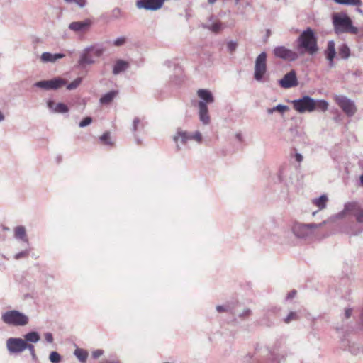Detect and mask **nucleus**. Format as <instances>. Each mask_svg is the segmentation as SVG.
<instances>
[{
    "mask_svg": "<svg viewBox=\"0 0 363 363\" xmlns=\"http://www.w3.org/2000/svg\"><path fill=\"white\" fill-rule=\"evenodd\" d=\"M296 42L297 49L300 54H304L307 52L308 54L313 55L318 50L317 38L311 28L303 30L297 38Z\"/></svg>",
    "mask_w": 363,
    "mask_h": 363,
    "instance_id": "obj_1",
    "label": "nucleus"
},
{
    "mask_svg": "<svg viewBox=\"0 0 363 363\" xmlns=\"http://www.w3.org/2000/svg\"><path fill=\"white\" fill-rule=\"evenodd\" d=\"M197 95L201 99V101H199V120L203 124L208 125L210 123V117L207 104L213 103L214 97L212 93L207 89H199Z\"/></svg>",
    "mask_w": 363,
    "mask_h": 363,
    "instance_id": "obj_2",
    "label": "nucleus"
},
{
    "mask_svg": "<svg viewBox=\"0 0 363 363\" xmlns=\"http://www.w3.org/2000/svg\"><path fill=\"white\" fill-rule=\"evenodd\" d=\"M333 23L336 33H348L357 34L359 30L352 25V21L345 13H335L333 16Z\"/></svg>",
    "mask_w": 363,
    "mask_h": 363,
    "instance_id": "obj_3",
    "label": "nucleus"
},
{
    "mask_svg": "<svg viewBox=\"0 0 363 363\" xmlns=\"http://www.w3.org/2000/svg\"><path fill=\"white\" fill-rule=\"evenodd\" d=\"M1 320L8 325L18 327L28 323V317L17 310L7 311L2 313Z\"/></svg>",
    "mask_w": 363,
    "mask_h": 363,
    "instance_id": "obj_4",
    "label": "nucleus"
},
{
    "mask_svg": "<svg viewBox=\"0 0 363 363\" xmlns=\"http://www.w3.org/2000/svg\"><path fill=\"white\" fill-rule=\"evenodd\" d=\"M326 223V220L319 224L295 223L292 226V232L298 238H306L313 234L314 230L323 226Z\"/></svg>",
    "mask_w": 363,
    "mask_h": 363,
    "instance_id": "obj_5",
    "label": "nucleus"
},
{
    "mask_svg": "<svg viewBox=\"0 0 363 363\" xmlns=\"http://www.w3.org/2000/svg\"><path fill=\"white\" fill-rule=\"evenodd\" d=\"M267 72V53L262 52L255 59L254 79L258 82H263Z\"/></svg>",
    "mask_w": 363,
    "mask_h": 363,
    "instance_id": "obj_6",
    "label": "nucleus"
},
{
    "mask_svg": "<svg viewBox=\"0 0 363 363\" xmlns=\"http://www.w3.org/2000/svg\"><path fill=\"white\" fill-rule=\"evenodd\" d=\"M293 108L298 113L313 112L315 111V99L309 96L292 101Z\"/></svg>",
    "mask_w": 363,
    "mask_h": 363,
    "instance_id": "obj_7",
    "label": "nucleus"
},
{
    "mask_svg": "<svg viewBox=\"0 0 363 363\" xmlns=\"http://www.w3.org/2000/svg\"><path fill=\"white\" fill-rule=\"evenodd\" d=\"M173 139L174 142L177 143V150H179L180 147L179 145V142H180V143L182 144H186L190 140H195L198 143H201L202 140V136L199 131H196L194 133L191 134L188 133L187 131H184L179 128Z\"/></svg>",
    "mask_w": 363,
    "mask_h": 363,
    "instance_id": "obj_8",
    "label": "nucleus"
},
{
    "mask_svg": "<svg viewBox=\"0 0 363 363\" xmlns=\"http://www.w3.org/2000/svg\"><path fill=\"white\" fill-rule=\"evenodd\" d=\"M273 54L277 58L289 62H294L299 57L297 52L283 45L275 47L273 50Z\"/></svg>",
    "mask_w": 363,
    "mask_h": 363,
    "instance_id": "obj_9",
    "label": "nucleus"
},
{
    "mask_svg": "<svg viewBox=\"0 0 363 363\" xmlns=\"http://www.w3.org/2000/svg\"><path fill=\"white\" fill-rule=\"evenodd\" d=\"M26 341L20 337H10L7 339L6 345L10 354H20L25 350Z\"/></svg>",
    "mask_w": 363,
    "mask_h": 363,
    "instance_id": "obj_10",
    "label": "nucleus"
},
{
    "mask_svg": "<svg viewBox=\"0 0 363 363\" xmlns=\"http://www.w3.org/2000/svg\"><path fill=\"white\" fill-rule=\"evenodd\" d=\"M335 100L338 106L342 109L347 116H352L355 114L357 108L354 103L344 96H337Z\"/></svg>",
    "mask_w": 363,
    "mask_h": 363,
    "instance_id": "obj_11",
    "label": "nucleus"
},
{
    "mask_svg": "<svg viewBox=\"0 0 363 363\" xmlns=\"http://www.w3.org/2000/svg\"><path fill=\"white\" fill-rule=\"evenodd\" d=\"M65 80L61 78H54L50 80H42L37 82L33 86L45 90H55L65 85Z\"/></svg>",
    "mask_w": 363,
    "mask_h": 363,
    "instance_id": "obj_12",
    "label": "nucleus"
},
{
    "mask_svg": "<svg viewBox=\"0 0 363 363\" xmlns=\"http://www.w3.org/2000/svg\"><path fill=\"white\" fill-rule=\"evenodd\" d=\"M279 84L284 89H290L298 86V82L296 72L294 69H291L286 73L282 79L279 81Z\"/></svg>",
    "mask_w": 363,
    "mask_h": 363,
    "instance_id": "obj_13",
    "label": "nucleus"
},
{
    "mask_svg": "<svg viewBox=\"0 0 363 363\" xmlns=\"http://www.w3.org/2000/svg\"><path fill=\"white\" fill-rule=\"evenodd\" d=\"M164 2V0H138L136 2V6L139 9L157 11L162 7Z\"/></svg>",
    "mask_w": 363,
    "mask_h": 363,
    "instance_id": "obj_14",
    "label": "nucleus"
},
{
    "mask_svg": "<svg viewBox=\"0 0 363 363\" xmlns=\"http://www.w3.org/2000/svg\"><path fill=\"white\" fill-rule=\"evenodd\" d=\"M91 26V21L86 19L82 21H74L69 24V29L77 34H84L86 33Z\"/></svg>",
    "mask_w": 363,
    "mask_h": 363,
    "instance_id": "obj_15",
    "label": "nucleus"
},
{
    "mask_svg": "<svg viewBox=\"0 0 363 363\" xmlns=\"http://www.w3.org/2000/svg\"><path fill=\"white\" fill-rule=\"evenodd\" d=\"M343 346L353 355H358L363 353V346L358 342L350 340H342Z\"/></svg>",
    "mask_w": 363,
    "mask_h": 363,
    "instance_id": "obj_16",
    "label": "nucleus"
},
{
    "mask_svg": "<svg viewBox=\"0 0 363 363\" xmlns=\"http://www.w3.org/2000/svg\"><path fill=\"white\" fill-rule=\"evenodd\" d=\"M326 59L329 61L330 67H334V58L336 55L335 44L333 40L328 43L327 49L325 51Z\"/></svg>",
    "mask_w": 363,
    "mask_h": 363,
    "instance_id": "obj_17",
    "label": "nucleus"
},
{
    "mask_svg": "<svg viewBox=\"0 0 363 363\" xmlns=\"http://www.w3.org/2000/svg\"><path fill=\"white\" fill-rule=\"evenodd\" d=\"M95 62V60L92 57L91 52L86 51V48H84L79 56L78 61L79 67H84L87 65H92Z\"/></svg>",
    "mask_w": 363,
    "mask_h": 363,
    "instance_id": "obj_18",
    "label": "nucleus"
},
{
    "mask_svg": "<svg viewBox=\"0 0 363 363\" xmlns=\"http://www.w3.org/2000/svg\"><path fill=\"white\" fill-rule=\"evenodd\" d=\"M65 55L62 53H55L45 52L40 56V60L43 62H55L57 60L63 58Z\"/></svg>",
    "mask_w": 363,
    "mask_h": 363,
    "instance_id": "obj_19",
    "label": "nucleus"
},
{
    "mask_svg": "<svg viewBox=\"0 0 363 363\" xmlns=\"http://www.w3.org/2000/svg\"><path fill=\"white\" fill-rule=\"evenodd\" d=\"M118 94V91L112 90L104 94L99 99V103L102 105H108Z\"/></svg>",
    "mask_w": 363,
    "mask_h": 363,
    "instance_id": "obj_20",
    "label": "nucleus"
},
{
    "mask_svg": "<svg viewBox=\"0 0 363 363\" xmlns=\"http://www.w3.org/2000/svg\"><path fill=\"white\" fill-rule=\"evenodd\" d=\"M128 67V63L123 60L116 61L113 67V74L117 75L121 72L125 71Z\"/></svg>",
    "mask_w": 363,
    "mask_h": 363,
    "instance_id": "obj_21",
    "label": "nucleus"
},
{
    "mask_svg": "<svg viewBox=\"0 0 363 363\" xmlns=\"http://www.w3.org/2000/svg\"><path fill=\"white\" fill-rule=\"evenodd\" d=\"M40 339V335L35 331L29 332L24 335V340L27 343H36Z\"/></svg>",
    "mask_w": 363,
    "mask_h": 363,
    "instance_id": "obj_22",
    "label": "nucleus"
},
{
    "mask_svg": "<svg viewBox=\"0 0 363 363\" xmlns=\"http://www.w3.org/2000/svg\"><path fill=\"white\" fill-rule=\"evenodd\" d=\"M360 207L357 202H348L345 204L344 209L347 213H352L354 216L359 210Z\"/></svg>",
    "mask_w": 363,
    "mask_h": 363,
    "instance_id": "obj_23",
    "label": "nucleus"
},
{
    "mask_svg": "<svg viewBox=\"0 0 363 363\" xmlns=\"http://www.w3.org/2000/svg\"><path fill=\"white\" fill-rule=\"evenodd\" d=\"M14 236L17 239H21L23 241L27 242L26 228L23 226H17L14 229Z\"/></svg>",
    "mask_w": 363,
    "mask_h": 363,
    "instance_id": "obj_24",
    "label": "nucleus"
},
{
    "mask_svg": "<svg viewBox=\"0 0 363 363\" xmlns=\"http://www.w3.org/2000/svg\"><path fill=\"white\" fill-rule=\"evenodd\" d=\"M203 28L211 30L213 33H219L223 28V23L220 21L213 23L211 24H203Z\"/></svg>",
    "mask_w": 363,
    "mask_h": 363,
    "instance_id": "obj_25",
    "label": "nucleus"
},
{
    "mask_svg": "<svg viewBox=\"0 0 363 363\" xmlns=\"http://www.w3.org/2000/svg\"><path fill=\"white\" fill-rule=\"evenodd\" d=\"M328 198L326 195H321L318 198L313 199V203L319 208L320 210L324 209L326 207V203Z\"/></svg>",
    "mask_w": 363,
    "mask_h": 363,
    "instance_id": "obj_26",
    "label": "nucleus"
},
{
    "mask_svg": "<svg viewBox=\"0 0 363 363\" xmlns=\"http://www.w3.org/2000/svg\"><path fill=\"white\" fill-rule=\"evenodd\" d=\"M289 109V106L283 104H278L272 108H269L267 109V112L268 114H272L274 112H279L281 114H284L286 111Z\"/></svg>",
    "mask_w": 363,
    "mask_h": 363,
    "instance_id": "obj_27",
    "label": "nucleus"
},
{
    "mask_svg": "<svg viewBox=\"0 0 363 363\" xmlns=\"http://www.w3.org/2000/svg\"><path fill=\"white\" fill-rule=\"evenodd\" d=\"M74 354L82 363L86 362L88 357V352L86 350L81 348H77L74 352Z\"/></svg>",
    "mask_w": 363,
    "mask_h": 363,
    "instance_id": "obj_28",
    "label": "nucleus"
},
{
    "mask_svg": "<svg viewBox=\"0 0 363 363\" xmlns=\"http://www.w3.org/2000/svg\"><path fill=\"white\" fill-rule=\"evenodd\" d=\"M339 55L342 59H347L350 55V50L346 44L341 45L338 48Z\"/></svg>",
    "mask_w": 363,
    "mask_h": 363,
    "instance_id": "obj_29",
    "label": "nucleus"
},
{
    "mask_svg": "<svg viewBox=\"0 0 363 363\" xmlns=\"http://www.w3.org/2000/svg\"><path fill=\"white\" fill-rule=\"evenodd\" d=\"M328 103L327 101L324 99L320 100H315V110L317 109L318 111L325 112L328 108Z\"/></svg>",
    "mask_w": 363,
    "mask_h": 363,
    "instance_id": "obj_30",
    "label": "nucleus"
},
{
    "mask_svg": "<svg viewBox=\"0 0 363 363\" xmlns=\"http://www.w3.org/2000/svg\"><path fill=\"white\" fill-rule=\"evenodd\" d=\"M86 51L93 52L96 57H100L104 52V48L98 45H91L86 47Z\"/></svg>",
    "mask_w": 363,
    "mask_h": 363,
    "instance_id": "obj_31",
    "label": "nucleus"
},
{
    "mask_svg": "<svg viewBox=\"0 0 363 363\" xmlns=\"http://www.w3.org/2000/svg\"><path fill=\"white\" fill-rule=\"evenodd\" d=\"M111 18L117 20L125 17L124 13L119 8H114L111 12Z\"/></svg>",
    "mask_w": 363,
    "mask_h": 363,
    "instance_id": "obj_32",
    "label": "nucleus"
},
{
    "mask_svg": "<svg viewBox=\"0 0 363 363\" xmlns=\"http://www.w3.org/2000/svg\"><path fill=\"white\" fill-rule=\"evenodd\" d=\"M336 3L342 5L360 6L361 0H334Z\"/></svg>",
    "mask_w": 363,
    "mask_h": 363,
    "instance_id": "obj_33",
    "label": "nucleus"
},
{
    "mask_svg": "<svg viewBox=\"0 0 363 363\" xmlns=\"http://www.w3.org/2000/svg\"><path fill=\"white\" fill-rule=\"evenodd\" d=\"M69 111L67 106L63 103H58L55 107V113H65Z\"/></svg>",
    "mask_w": 363,
    "mask_h": 363,
    "instance_id": "obj_34",
    "label": "nucleus"
},
{
    "mask_svg": "<svg viewBox=\"0 0 363 363\" xmlns=\"http://www.w3.org/2000/svg\"><path fill=\"white\" fill-rule=\"evenodd\" d=\"M28 350L33 360L36 361L37 360V355H36V353H35L34 345H32V344L26 342V346H25V350Z\"/></svg>",
    "mask_w": 363,
    "mask_h": 363,
    "instance_id": "obj_35",
    "label": "nucleus"
},
{
    "mask_svg": "<svg viewBox=\"0 0 363 363\" xmlns=\"http://www.w3.org/2000/svg\"><path fill=\"white\" fill-rule=\"evenodd\" d=\"M49 359L52 363H60L61 361V356L58 352L54 351L50 354Z\"/></svg>",
    "mask_w": 363,
    "mask_h": 363,
    "instance_id": "obj_36",
    "label": "nucleus"
},
{
    "mask_svg": "<svg viewBox=\"0 0 363 363\" xmlns=\"http://www.w3.org/2000/svg\"><path fill=\"white\" fill-rule=\"evenodd\" d=\"M82 79L81 77H78V78L75 79L74 81H72L71 83H69L67 86V89L69 90L75 89L76 88H77L79 86V84L82 82Z\"/></svg>",
    "mask_w": 363,
    "mask_h": 363,
    "instance_id": "obj_37",
    "label": "nucleus"
},
{
    "mask_svg": "<svg viewBox=\"0 0 363 363\" xmlns=\"http://www.w3.org/2000/svg\"><path fill=\"white\" fill-rule=\"evenodd\" d=\"M140 127V128H143L144 127V124H143L140 121V120L139 119V118L136 117L134 118L133 121V126H132V131L133 133H135L137 130H138V127Z\"/></svg>",
    "mask_w": 363,
    "mask_h": 363,
    "instance_id": "obj_38",
    "label": "nucleus"
},
{
    "mask_svg": "<svg viewBox=\"0 0 363 363\" xmlns=\"http://www.w3.org/2000/svg\"><path fill=\"white\" fill-rule=\"evenodd\" d=\"M100 140L106 145H111L112 143L111 141L110 134L106 132L100 137Z\"/></svg>",
    "mask_w": 363,
    "mask_h": 363,
    "instance_id": "obj_39",
    "label": "nucleus"
},
{
    "mask_svg": "<svg viewBox=\"0 0 363 363\" xmlns=\"http://www.w3.org/2000/svg\"><path fill=\"white\" fill-rule=\"evenodd\" d=\"M298 319V315L295 312H290L288 315L284 319V321L286 323H289L292 320H295Z\"/></svg>",
    "mask_w": 363,
    "mask_h": 363,
    "instance_id": "obj_40",
    "label": "nucleus"
},
{
    "mask_svg": "<svg viewBox=\"0 0 363 363\" xmlns=\"http://www.w3.org/2000/svg\"><path fill=\"white\" fill-rule=\"evenodd\" d=\"M238 47V43L235 41L230 40L227 43V49L229 52L233 53Z\"/></svg>",
    "mask_w": 363,
    "mask_h": 363,
    "instance_id": "obj_41",
    "label": "nucleus"
},
{
    "mask_svg": "<svg viewBox=\"0 0 363 363\" xmlns=\"http://www.w3.org/2000/svg\"><path fill=\"white\" fill-rule=\"evenodd\" d=\"M125 42L126 38L124 36H121L115 39L113 43L115 46L119 47L124 45Z\"/></svg>",
    "mask_w": 363,
    "mask_h": 363,
    "instance_id": "obj_42",
    "label": "nucleus"
},
{
    "mask_svg": "<svg viewBox=\"0 0 363 363\" xmlns=\"http://www.w3.org/2000/svg\"><path fill=\"white\" fill-rule=\"evenodd\" d=\"M270 354H271L272 360L274 362H276V363L280 362L284 359L283 355H281V356L279 355L278 354L276 353V352L274 350L270 351Z\"/></svg>",
    "mask_w": 363,
    "mask_h": 363,
    "instance_id": "obj_43",
    "label": "nucleus"
},
{
    "mask_svg": "<svg viewBox=\"0 0 363 363\" xmlns=\"http://www.w3.org/2000/svg\"><path fill=\"white\" fill-rule=\"evenodd\" d=\"M92 122V118L89 116L84 118L79 124L80 128H84L90 125Z\"/></svg>",
    "mask_w": 363,
    "mask_h": 363,
    "instance_id": "obj_44",
    "label": "nucleus"
},
{
    "mask_svg": "<svg viewBox=\"0 0 363 363\" xmlns=\"http://www.w3.org/2000/svg\"><path fill=\"white\" fill-rule=\"evenodd\" d=\"M354 216L357 222L363 223V209L359 208V210L355 213Z\"/></svg>",
    "mask_w": 363,
    "mask_h": 363,
    "instance_id": "obj_45",
    "label": "nucleus"
},
{
    "mask_svg": "<svg viewBox=\"0 0 363 363\" xmlns=\"http://www.w3.org/2000/svg\"><path fill=\"white\" fill-rule=\"evenodd\" d=\"M251 311L249 308H245L242 313L238 314V316L242 318H247L250 315Z\"/></svg>",
    "mask_w": 363,
    "mask_h": 363,
    "instance_id": "obj_46",
    "label": "nucleus"
},
{
    "mask_svg": "<svg viewBox=\"0 0 363 363\" xmlns=\"http://www.w3.org/2000/svg\"><path fill=\"white\" fill-rule=\"evenodd\" d=\"M347 213L345 211V209H343L342 211L337 213L333 217H331V219H341Z\"/></svg>",
    "mask_w": 363,
    "mask_h": 363,
    "instance_id": "obj_47",
    "label": "nucleus"
},
{
    "mask_svg": "<svg viewBox=\"0 0 363 363\" xmlns=\"http://www.w3.org/2000/svg\"><path fill=\"white\" fill-rule=\"evenodd\" d=\"M28 255V251L24 250V251H22V252H20L16 254L14 256V258L16 259H19L21 258L26 257Z\"/></svg>",
    "mask_w": 363,
    "mask_h": 363,
    "instance_id": "obj_48",
    "label": "nucleus"
},
{
    "mask_svg": "<svg viewBox=\"0 0 363 363\" xmlns=\"http://www.w3.org/2000/svg\"><path fill=\"white\" fill-rule=\"evenodd\" d=\"M104 354V350H96L92 352V357L94 359H98L99 357Z\"/></svg>",
    "mask_w": 363,
    "mask_h": 363,
    "instance_id": "obj_49",
    "label": "nucleus"
},
{
    "mask_svg": "<svg viewBox=\"0 0 363 363\" xmlns=\"http://www.w3.org/2000/svg\"><path fill=\"white\" fill-rule=\"evenodd\" d=\"M216 311L218 313H223V312H228L229 311V307L226 306H216Z\"/></svg>",
    "mask_w": 363,
    "mask_h": 363,
    "instance_id": "obj_50",
    "label": "nucleus"
},
{
    "mask_svg": "<svg viewBox=\"0 0 363 363\" xmlns=\"http://www.w3.org/2000/svg\"><path fill=\"white\" fill-rule=\"evenodd\" d=\"M56 104H55L54 102V101H52V100H48L47 102L48 108L54 113H55V107Z\"/></svg>",
    "mask_w": 363,
    "mask_h": 363,
    "instance_id": "obj_51",
    "label": "nucleus"
},
{
    "mask_svg": "<svg viewBox=\"0 0 363 363\" xmlns=\"http://www.w3.org/2000/svg\"><path fill=\"white\" fill-rule=\"evenodd\" d=\"M45 340L49 342V343H52L53 342V336L52 335V333H46L45 334Z\"/></svg>",
    "mask_w": 363,
    "mask_h": 363,
    "instance_id": "obj_52",
    "label": "nucleus"
},
{
    "mask_svg": "<svg viewBox=\"0 0 363 363\" xmlns=\"http://www.w3.org/2000/svg\"><path fill=\"white\" fill-rule=\"evenodd\" d=\"M74 3L77 4L80 8H83L86 5L85 0H76L74 1Z\"/></svg>",
    "mask_w": 363,
    "mask_h": 363,
    "instance_id": "obj_53",
    "label": "nucleus"
},
{
    "mask_svg": "<svg viewBox=\"0 0 363 363\" xmlns=\"http://www.w3.org/2000/svg\"><path fill=\"white\" fill-rule=\"evenodd\" d=\"M352 308H346V309L345 310V317L346 318H350V317H351V315H352Z\"/></svg>",
    "mask_w": 363,
    "mask_h": 363,
    "instance_id": "obj_54",
    "label": "nucleus"
},
{
    "mask_svg": "<svg viewBox=\"0 0 363 363\" xmlns=\"http://www.w3.org/2000/svg\"><path fill=\"white\" fill-rule=\"evenodd\" d=\"M294 157L298 162H301L303 160V156L301 153H296Z\"/></svg>",
    "mask_w": 363,
    "mask_h": 363,
    "instance_id": "obj_55",
    "label": "nucleus"
},
{
    "mask_svg": "<svg viewBox=\"0 0 363 363\" xmlns=\"http://www.w3.org/2000/svg\"><path fill=\"white\" fill-rule=\"evenodd\" d=\"M296 294V291H295V290L290 291L287 294L286 298L287 299L293 298L295 296Z\"/></svg>",
    "mask_w": 363,
    "mask_h": 363,
    "instance_id": "obj_56",
    "label": "nucleus"
},
{
    "mask_svg": "<svg viewBox=\"0 0 363 363\" xmlns=\"http://www.w3.org/2000/svg\"><path fill=\"white\" fill-rule=\"evenodd\" d=\"M235 138L240 141V142H242L243 140V138H242V135L241 133H237L235 134Z\"/></svg>",
    "mask_w": 363,
    "mask_h": 363,
    "instance_id": "obj_57",
    "label": "nucleus"
},
{
    "mask_svg": "<svg viewBox=\"0 0 363 363\" xmlns=\"http://www.w3.org/2000/svg\"><path fill=\"white\" fill-rule=\"evenodd\" d=\"M101 363H120V362L117 360H113V361L104 360Z\"/></svg>",
    "mask_w": 363,
    "mask_h": 363,
    "instance_id": "obj_58",
    "label": "nucleus"
},
{
    "mask_svg": "<svg viewBox=\"0 0 363 363\" xmlns=\"http://www.w3.org/2000/svg\"><path fill=\"white\" fill-rule=\"evenodd\" d=\"M4 119V114L0 111V122Z\"/></svg>",
    "mask_w": 363,
    "mask_h": 363,
    "instance_id": "obj_59",
    "label": "nucleus"
},
{
    "mask_svg": "<svg viewBox=\"0 0 363 363\" xmlns=\"http://www.w3.org/2000/svg\"><path fill=\"white\" fill-rule=\"evenodd\" d=\"M217 0H208V4H214Z\"/></svg>",
    "mask_w": 363,
    "mask_h": 363,
    "instance_id": "obj_60",
    "label": "nucleus"
},
{
    "mask_svg": "<svg viewBox=\"0 0 363 363\" xmlns=\"http://www.w3.org/2000/svg\"><path fill=\"white\" fill-rule=\"evenodd\" d=\"M357 11L359 13H361V14H362V13H363V11H362L361 9L357 8Z\"/></svg>",
    "mask_w": 363,
    "mask_h": 363,
    "instance_id": "obj_61",
    "label": "nucleus"
},
{
    "mask_svg": "<svg viewBox=\"0 0 363 363\" xmlns=\"http://www.w3.org/2000/svg\"><path fill=\"white\" fill-rule=\"evenodd\" d=\"M360 182L363 185V174L360 176Z\"/></svg>",
    "mask_w": 363,
    "mask_h": 363,
    "instance_id": "obj_62",
    "label": "nucleus"
},
{
    "mask_svg": "<svg viewBox=\"0 0 363 363\" xmlns=\"http://www.w3.org/2000/svg\"><path fill=\"white\" fill-rule=\"evenodd\" d=\"M136 141H137V143H140V140H139V139H138V138H136Z\"/></svg>",
    "mask_w": 363,
    "mask_h": 363,
    "instance_id": "obj_63",
    "label": "nucleus"
}]
</instances>
